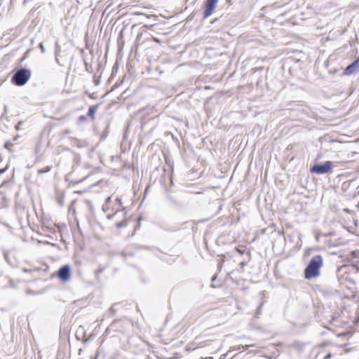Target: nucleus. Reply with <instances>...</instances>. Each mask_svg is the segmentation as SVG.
<instances>
[{
	"label": "nucleus",
	"instance_id": "f257e3e1",
	"mask_svg": "<svg viewBox=\"0 0 359 359\" xmlns=\"http://www.w3.org/2000/svg\"><path fill=\"white\" fill-rule=\"evenodd\" d=\"M323 264V257L320 255L314 256L304 270L305 278L306 279H311L319 276Z\"/></svg>",
	"mask_w": 359,
	"mask_h": 359
},
{
	"label": "nucleus",
	"instance_id": "f03ea898",
	"mask_svg": "<svg viewBox=\"0 0 359 359\" xmlns=\"http://www.w3.org/2000/svg\"><path fill=\"white\" fill-rule=\"evenodd\" d=\"M31 77V72L29 69L21 68L15 72L12 76V82L18 86L25 85Z\"/></svg>",
	"mask_w": 359,
	"mask_h": 359
},
{
	"label": "nucleus",
	"instance_id": "7ed1b4c3",
	"mask_svg": "<svg viewBox=\"0 0 359 359\" xmlns=\"http://www.w3.org/2000/svg\"><path fill=\"white\" fill-rule=\"evenodd\" d=\"M332 168V163L331 161H326L323 164H314L311 168V172L322 175L330 172Z\"/></svg>",
	"mask_w": 359,
	"mask_h": 359
},
{
	"label": "nucleus",
	"instance_id": "20e7f679",
	"mask_svg": "<svg viewBox=\"0 0 359 359\" xmlns=\"http://www.w3.org/2000/svg\"><path fill=\"white\" fill-rule=\"evenodd\" d=\"M217 1L218 0H206L205 4V11L203 12L204 18H208L212 14Z\"/></svg>",
	"mask_w": 359,
	"mask_h": 359
},
{
	"label": "nucleus",
	"instance_id": "39448f33",
	"mask_svg": "<svg viewBox=\"0 0 359 359\" xmlns=\"http://www.w3.org/2000/svg\"><path fill=\"white\" fill-rule=\"evenodd\" d=\"M57 277L63 282H67L70 278V267L68 265H64L57 271Z\"/></svg>",
	"mask_w": 359,
	"mask_h": 359
},
{
	"label": "nucleus",
	"instance_id": "423d86ee",
	"mask_svg": "<svg viewBox=\"0 0 359 359\" xmlns=\"http://www.w3.org/2000/svg\"><path fill=\"white\" fill-rule=\"evenodd\" d=\"M358 72H359V57L346 67L344 74L349 76Z\"/></svg>",
	"mask_w": 359,
	"mask_h": 359
},
{
	"label": "nucleus",
	"instance_id": "0eeeda50",
	"mask_svg": "<svg viewBox=\"0 0 359 359\" xmlns=\"http://www.w3.org/2000/svg\"><path fill=\"white\" fill-rule=\"evenodd\" d=\"M60 51V47L59 46V43L58 42H55V60L56 62L59 64V60H58V56H59V53Z\"/></svg>",
	"mask_w": 359,
	"mask_h": 359
},
{
	"label": "nucleus",
	"instance_id": "6e6552de",
	"mask_svg": "<svg viewBox=\"0 0 359 359\" xmlns=\"http://www.w3.org/2000/svg\"><path fill=\"white\" fill-rule=\"evenodd\" d=\"M126 225H127V222H126V219H125L116 223V226L118 229L125 227V226H126Z\"/></svg>",
	"mask_w": 359,
	"mask_h": 359
},
{
	"label": "nucleus",
	"instance_id": "1a4fd4ad",
	"mask_svg": "<svg viewBox=\"0 0 359 359\" xmlns=\"http://www.w3.org/2000/svg\"><path fill=\"white\" fill-rule=\"evenodd\" d=\"M95 107H90L88 109V115L93 116L95 112Z\"/></svg>",
	"mask_w": 359,
	"mask_h": 359
},
{
	"label": "nucleus",
	"instance_id": "9d476101",
	"mask_svg": "<svg viewBox=\"0 0 359 359\" xmlns=\"http://www.w3.org/2000/svg\"><path fill=\"white\" fill-rule=\"evenodd\" d=\"M50 170V166H47V167H46L44 168L39 170L38 172L39 174H42V173L48 172Z\"/></svg>",
	"mask_w": 359,
	"mask_h": 359
},
{
	"label": "nucleus",
	"instance_id": "9b49d317",
	"mask_svg": "<svg viewBox=\"0 0 359 359\" xmlns=\"http://www.w3.org/2000/svg\"><path fill=\"white\" fill-rule=\"evenodd\" d=\"M121 212L119 211H116L114 214H109L107 215V218L108 219H111L114 217H116L117 216L118 214H120Z\"/></svg>",
	"mask_w": 359,
	"mask_h": 359
},
{
	"label": "nucleus",
	"instance_id": "f8f14e48",
	"mask_svg": "<svg viewBox=\"0 0 359 359\" xmlns=\"http://www.w3.org/2000/svg\"><path fill=\"white\" fill-rule=\"evenodd\" d=\"M263 305H264V302H262L260 304L259 306L257 308V312H256V314H255L256 317H258V316L261 314V309H262V307Z\"/></svg>",
	"mask_w": 359,
	"mask_h": 359
},
{
	"label": "nucleus",
	"instance_id": "ddd939ff",
	"mask_svg": "<svg viewBox=\"0 0 359 359\" xmlns=\"http://www.w3.org/2000/svg\"><path fill=\"white\" fill-rule=\"evenodd\" d=\"M39 48H40L42 53H44L46 52L45 47L42 43H39Z\"/></svg>",
	"mask_w": 359,
	"mask_h": 359
},
{
	"label": "nucleus",
	"instance_id": "4468645a",
	"mask_svg": "<svg viewBox=\"0 0 359 359\" xmlns=\"http://www.w3.org/2000/svg\"><path fill=\"white\" fill-rule=\"evenodd\" d=\"M111 197H108L106 200V202H105V206L107 207L111 202Z\"/></svg>",
	"mask_w": 359,
	"mask_h": 359
},
{
	"label": "nucleus",
	"instance_id": "2eb2a0df",
	"mask_svg": "<svg viewBox=\"0 0 359 359\" xmlns=\"http://www.w3.org/2000/svg\"><path fill=\"white\" fill-rule=\"evenodd\" d=\"M11 146H12V144H11V143H10V142H7L5 144V147H6V149H10V147H11Z\"/></svg>",
	"mask_w": 359,
	"mask_h": 359
},
{
	"label": "nucleus",
	"instance_id": "dca6fc26",
	"mask_svg": "<svg viewBox=\"0 0 359 359\" xmlns=\"http://www.w3.org/2000/svg\"><path fill=\"white\" fill-rule=\"evenodd\" d=\"M332 355L331 353L327 354L323 359H330L331 358Z\"/></svg>",
	"mask_w": 359,
	"mask_h": 359
},
{
	"label": "nucleus",
	"instance_id": "f3484780",
	"mask_svg": "<svg viewBox=\"0 0 359 359\" xmlns=\"http://www.w3.org/2000/svg\"><path fill=\"white\" fill-rule=\"evenodd\" d=\"M241 347H243V346H235L233 347V351H236V350H240L241 349Z\"/></svg>",
	"mask_w": 359,
	"mask_h": 359
},
{
	"label": "nucleus",
	"instance_id": "a211bd4d",
	"mask_svg": "<svg viewBox=\"0 0 359 359\" xmlns=\"http://www.w3.org/2000/svg\"><path fill=\"white\" fill-rule=\"evenodd\" d=\"M6 171V168L0 169V174L4 173Z\"/></svg>",
	"mask_w": 359,
	"mask_h": 359
},
{
	"label": "nucleus",
	"instance_id": "6ab92c4d",
	"mask_svg": "<svg viewBox=\"0 0 359 359\" xmlns=\"http://www.w3.org/2000/svg\"><path fill=\"white\" fill-rule=\"evenodd\" d=\"M226 2L229 5H231L232 4V1L231 0H226Z\"/></svg>",
	"mask_w": 359,
	"mask_h": 359
},
{
	"label": "nucleus",
	"instance_id": "aec40b11",
	"mask_svg": "<svg viewBox=\"0 0 359 359\" xmlns=\"http://www.w3.org/2000/svg\"><path fill=\"white\" fill-rule=\"evenodd\" d=\"M116 201H117V202H118V203H119V204H121V199H120V198H116Z\"/></svg>",
	"mask_w": 359,
	"mask_h": 359
},
{
	"label": "nucleus",
	"instance_id": "412c9836",
	"mask_svg": "<svg viewBox=\"0 0 359 359\" xmlns=\"http://www.w3.org/2000/svg\"><path fill=\"white\" fill-rule=\"evenodd\" d=\"M201 359H212V357H209V358H201Z\"/></svg>",
	"mask_w": 359,
	"mask_h": 359
},
{
	"label": "nucleus",
	"instance_id": "4be33fe9",
	"mask_svg": "<svg viewBox=\"0 0 359 359\" xmlns=\"http://www.w3.org/2000/svg\"><path fill=\"white\" fill-rule=\"evenodd\" d=\"M245 264V262H243L241 263V266H244Z\"/></svg>",
	"mask_w": 359,
	"mask_h": 359
},
{
	"label": "nucleus",
	"instance_id": "5701e85b",
	"mask_svg": "<svg viewBox=\"0 0 359 359\" xmlns=\"http://www.w3.org/2000/svg\"><path fill=\"white\" fill-rule=\"evenodd\" d=\"M2 161L1 156H0V162Z\"/></svg>",
	"mask_w": 359,
	"mask_h": 359
}]
</instances>
